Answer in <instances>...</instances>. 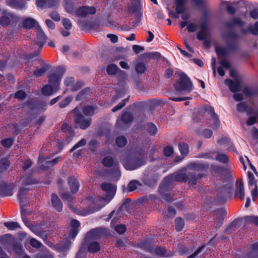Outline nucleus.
Masks as SVG:
<instances>
[{"mask_svg":"<svg viewBox=\"0 0 258 258\" xmlns=\"http://www.w3.org/2000/svg\"><path fill=\"white\" fill-rule=\"evenodd\" d=\"M216 51L218 57L224 58L226 57L229 53V50L227 47L222 46H216Z\"/></svg>","mask_w":258,"mask_h":258,"instance_id":"obj_29","label":"nucleus"},{"mask_svg":"<svg viewBox=\"0 0 258 258\" xmlns=\"http://www.w3.org/2000/svg\"><path fill=\"white\" fill-rule=\"evenodd\" d=\"M30 244L34 248H39L42 246V244L34 238L30 239Z\"/></svg>","mask_w":258,"mask_h":258,"instance_id":"obj_55","label":"nucleus"},{"mask_svg":"<svg viewBox=\"0 0 258 258\" xmlns=\"http://www.w3.org/2000/svg\"><path fill=\"white\" fill-rule=\"evenodd\" d=\"M83 248H86L89 252H97L100 250V246L97 241L85 237L81 249Z\"/></svg>","mask_w":258,"mask_h":258,"instance_id":"obj_6","label":"nucleus"},{"mask_svg":"<svg viewBox=\"0 0 258 258\" xmlns=\"http://www.w3.org/2000/svg\"><path fill=\"white\" fill-rule=\"evenodd\" d=\"M146 130L149 134L151 136L155 135L158 131L157 126L152 122L147 124Z\"/></svg>","mask_w":258,"mask_h":258,"instance_id":"obj_38","label":"nucleus"},{"mask_svg":"<svg viewBox=\"0 0 258 258\" xmlns=\"http://www.w3.org/2000/svg\"><path fill=\"white\" fill-rule=\"evenodd\" d=\"M143 57L144 58H160L161 57V54L159 52H146L143 54Z\"/></svg>","mask_w":258,"mask_h":258,"instance_id":"obj_52","label":"nucleus"},{"mask_svg":"<svg viewBox=\"0 0 258 258\" xmlns=\"http://www.w3.org/2000/svg\"><path fill=\"white\" fill-rule=\"evenodd\" d=\"M59 88H57L51 84L45 85L41 89L43 95L45 96H50L53 93L57 91Z\"/></svg>","mask_w":258,"mask_h":258,"instance_id":"obj_27","label":"nucleus"},{"mask_svg":"<svg viewBox=\"0 0 258 258\" xmlns=\"http://www.w3.org/2000/svg\"><path fill=\"white\" fill-rule=\"evenodd\" d=\"M130 202L131 200L129 198L126 199L124 202L118 210L117 213L119 214V212H121V211L124 209L127 210L128 209V205Z\"/></svg>","mask_w":258,"mask_h":258,"instance_id":"obj_60","label":"nucleus"},{"mask_svg":"<svg viewBox=\"0 0 258 258\" xmlns=\"http://www.w3.org/2000/svg\"><path fill=\"white\" fill-rule=\"evenodd\" d=\"M51 203L52 207L58 212H60L62 210V203L56 194H52L51 197Z\"/></svg>","mask_w":258,"mask_h":258,"instance_id":"obj_16","label":"nucleus"},{"mask_svg":"<svg viewBox=\"0 0 258 258\" xmlns=\"http://www.w3.org/2000/svg\"><path fill=\"white\" fill-rule=\"evenodd\" d=\"M80 111L81 107L78 106L73 110L75 113L74 120L81 129L85 130L91 125L92 119L90 117H85Z\"/></svg>","mask_w":258,"mask_h":258,"instance_id":"obj_3","label":"nucleus"},{"mask_svg":"<svg viewBox=\"0 0 258 258\" xmlns=\"http://www.w3.org/2000/svg\"><path fill=\"white\" fill-rule=\"evenodd\" d=\"M175 226L176 230L177 231H180L184 226V220L180 217H177L175 220Z\"/></svg>","mask_w":258,"mask_h":258,"instance_id":"obj_40","label":"nucleus"},{"mask_svg":"<svg viewBox=\"0 0 258 258\" xmlns=\"http://www.w3.org/2000/svg\"><path fill=\"white\" fill-rule=\"evenodd\" d=\"M135 4H132L129 8V11L131 13H136L138 12L141 9V6L139 0H134Z\"/></svg>","mask_w":258,"mask_h":258,"instance_id":"obj_47","label":"nucleus"},{"mask_svg":"<svg viewBox=\"0 0 258 258\" xmlns=\"http://www.w3.org/2000/svg\"><path fill=\"white\" fill-rule=\"evenodd\" d=\"M208 24L204 22L201 25V30L197 34V39L199 40H205L207 36Z\"/></svg>","mask_w":258,"mask_h":258,"instance_id":"obj_24","label":"nucleus"},{"mask_svg":"<svg viewBox=\"0 0 258 258\" xmlns=\"http://www.w3.org/2000/svg\"><path fill=\"white\" fill-rule=\"evenodd\" d=\"M18 22L16 16L11 13H5L0 18V25L4 27L8 26L9 25H16Z\"/></svg>","mask_w":258,"mask_h":258,"instance_id":"obj_7","label":"nucleus"},{"mask_svg":"<svg viewBox=\"0 0 258 258\" xmlns=\"http://www.w3.org/2000/svg\"><path fill=\"white\" fill-rule=\"evenodd\" d=\"M64 73V69L59 66L56 71L49 76V83L53 86L59 88V82Z\"/></svg>","mask_w":258,"mask_h":258,"instance_id":"obj_4","label":"nucleus"},{"mask_svg":"<svg viewBox=\"0 0 258 258\" xmlns=\"http://www.w3.org/2000/svg\"><path fill=\"white\" fill-rule=\"evenodd\" d=\"M115 143L117 146L123 147L126 144L127 140L124 136H120L116 138Z\"/></svg>","mask_w":258,"mask_h":258,"instance_id":"obj_45","label":"nucleus"},{"mask_svg":"<svg viewBox=\"0 0 258 258\" xmlns=\"http://www.w3.org/2000/svg\"><path fill=\"white\" fill-rule=\"evenodd\" d=\"M1 143L5 147H10L13 143V140L11 138L5 139L1 141Z\"/></svg>","mask_w":258,"mask_h":258,"instance_id":"obj_59","label":"nucleus"},{"mask_svg":"<svg viewBox=\"0 0 258 258\" xmlns=\"http://www.w3.org/2000/svg\"><path fill=\"white\" fill-rule=\"evenodd\" d=\"M57 4V0H36V5L40 8L54 7Z\"/></svg>","mask_w":258,"mask_h":258,"instance_id":"obj_19","label":"nucleus"},{"mask_svg":"<svg viewBox=\"0 0 258 258\" xmlns=\"http://www.w3.org/2000/svg\"><path fill=\"white\" fill-rule=\"evenodd\" d=\"M90 94V89L89 88H86L81 91L76 96V99L77 100H80L83 98L87 97L88 95Z\"/></svg>","mask_w":258,"mask_h":258,"instance_id":"obj_46","label":"nucleus"},{"mask_svg":"<svg viewBox=\"0 0 258 258\" xmlns=\"http://www.w3.org/2000/svg\"><path fill=\"white\" fill-rule=\"evenodd\" d=\"M96 12V9L94 7L82 6L77 10L75 14L78 17L84 18L90 15L95 14Z\"/></svg>","mask_w":258,"mask_h":258,"instance_id":"obj_9","label":"nucleus"},{"mask_svg":"<svg viewBox=\"0 0 258 258\" xmlns=\"http://www.w3.org/2000/svg\"><path fill=\"white\" fill-rule=\"evenodd\" d=\"M243 22L238 18H234L232 19L230 21L228 22L225 23V25L228 28H232L233 25H239L242 26L243 25Z\"/></svg>","mask_w":258,"mask_h":258,"instance_id":"obj_41","label":"nucleus"},{"mask_svg":"<svg viewBox=\"0 0 258 258\" xmlns=\"http://www.w3.org/2000/svg\"><path fill=\"white\" fill-rule=\"evenodd\" d=\"M68 181L71 192L73 194L77 193L80 187L78 180L74 176H72L68 178Z\"/></svg>","mask_w":258,"mask_h":258,"instance_id":"obj_20","label":"nucleus"},{"mask_svg":"<svg viewBox=\"0 0 258 258\" xmlns=\"http://www.w3.org/2000/svg\"><path fill=\"white\" fill-rule=\"evenodd\" d=\"M179 79L175 85L177 91H186L190 92L193 88L192 84L188 77L184 73L179 74Z\"/></svg>","mask_w":258,"mask_h":258,"instance_id":"obj_2","label":"nucleus"},{"mask_svg":"<svg viewBox=\"0 0 258 258\" xmlns=\"http://www.w3.org/2000/svg\"><path fill=\"white\" fill-rule=\"evenodd\" d=\"M35 258H54L53 254L48 250L45 249L36 254Z\"/></svg>","mask_w":258,"mask_h":258,"instance_id":"obj_34","label":"nucleus"},{"mask_svg":"<svg viewBox=\"0 0 258 258\" xmlns=\"http://www.w3.org/2000/svg\"><path fill=\"white\" fill-rule=\"evenodd\" d=\"M217 222L218 224L216 226L218 228L220 227L221 224L223 223L224 220V217L226 214V211L224 209H219L217 211Z\"/></svg>","mask_w":258,"mask_h":258,"instance_id":"obj_28","label":"nucleus"},{"mask_svg":"<svg viewBox=\"0 0 258 258\" xmlns=\"http://www.w3.org/2000/svg\"><path fill=\"white\" fill-rule=\"evenodd\" d=\"M102 164L105 167H112L117 174L120 175V172L119 170V163L117 161L114 160V159L110 156H107L104 158L102 160Z\"/></svg>","mask_w":258,"mask_h":258,"instance_id":"obj_10","label":"nucleus"},{"mask_svg":"<svg viewBox=\"0 0 258 258\" xmlns=\"http://www.w3.org/2000/svg\"><path fill=\"white\" fill-rule=\"evenodd\" d=\"M142 183L138 180H133L128 184V189L130 191H134L137 188L138 186H141Z\"/></svg>","mask_w":258,"mask_h":258,"instance_id":"obj_48","label":"nucleus"},{"mask_svg":"<svg viewBox=\"0 0 258 258\" xmlns=\"http://www.w3.org/2000/svg\"><path fill=\"white\" fill-rule=\"evenodd\" d=\"M37 25H38L37 22L34 19L30 18L26 19L23 22V26L27 29L32 28Z\"/></svg>","mask_w":258,"mask_h":258,"instance_id":"obj_33","label":"nucleus"},{"mask_svg":"<svg viewBox=\"0 0 258 258\" xmlns=\"http://www.w3.org/2000/svg\"><path fill=\"white\" fill-rule=\"evenodd\" d=\"M101 188L103 190L106 191L111 198H112L116 190L115 186L109 183H103L101 185Z\"/></svg>","mask_w":258,"mask_h":258,"instance_id":"obj_25","label":"nucleus"},{"mask_svg":"<svg viewBox=\"0 0 258 258\" xmlns=\"http://www.w3.org/2000/svg\"><path fill=\"white\" fill-rule=\"evenodd\" d=\"M123 167L129 170H133L144 165L146 163L145 159L142 156H130L126 159H120Z\"/></svg>","mask_w":258,"mask_h":258,"instance_id":"obj_1","label":"nucleus"},{"mask_svg":"<svg viewBox=\"0 0 258 258\" xmlns=\"http://www.w3.org/2000/svg\"><path fill=\"white\" fill-rule=\"evenodd\" d=\"M169 185L168 184L164 183L163 181V183L159 187V191L163 199H164L167 202H171L173 200L172 196L170 194L165 192L166 188Z\"/></svg>","mask_w":258,"mask_h":258,"instance_id":"obj_22","label":"nucleus"},{"mask_svg":"<svg viewBox=\"0 0 258 258\" xmlns=\"http://www.w3.org/2000/svg\"><path fill=\"white\" fill-rule=\"evenodd\" d=\"M224 83L232 92L235 93L241 90L240 83L238 80L233 81L231 79H226L224 81Z\"/></svg>","mask_w":258,"mask_h":258,"instance_id":"obj_13","label":"nucleus"},{"mask_svg":"<svg viewBox=\"0 0 258 258\" xmlns=\"http://www.w3.org/2000/svg\"><path fill=\"white\" fill-rule=\"evenodd\" d=\"M135 71L137 73L142 74H144L146 70V64L143 62H138L135 67Z\"/></svg>","mask_w":258,"mask_h":258,"instance_id":"obj_35","label":"nucleus"},{"mask_svg":"<svg viewBox=\"0 0 258 258\" xmlns=\"http://www.w3.org/2000/svg\"><path fill=\"white\" fill-rule=\"evenodd\" d=\"M60 157H57L51 161H46L45 158L44 157L40 155L38 160L39 163L41 164L45 163L46 164H47V166H45L43 164H42L39 166V168L41 169H45L49 167V166H53L56 165L60 161Z\"/></svg>","mask_w":258,"mask_h":258,"instance_id":"obj_15","label":"nucleus"},{"mask_svg":"<svg viewBox=\"0 0 258 258\" xmlns=\"http://www.w3.org/2000/svg\"><path fill=\"white\" fill-rule=\"evenodd\" d=\"M178 148L181 154L183 156H186L189 152L188 145L184 143H180L178 144Z\"/></svg>","mask_w":258,"mask_h":258,"instance_id":"obj_39","label":"nucleus"},{"mask_svg":"<svg viewBox=\"0 0 258 258\" xmlns=\"http://www.w3.org/2000/svg\"><path fill=\"white\" fill-rule=\"evenodd\" d=\"M107 232V230L105 228H97L90 230L86 235V238H89L91 240H95L100 238L104 236Z\"/></svg>","mask_w":258,"mask_h":258,"instance_id":"obj_8","label":"nucleus"},{"mask_svg":"<svg viewBox=\"0 0 258 258\" xmlns=\"http://www.w3.org/2000/svg\"><path fill=\"white\" fill-rule=\"evenodd\" d=\"M96 109V106L87 105L83 108L82 111L83 113L87 116H92L94 114V111Z\"/></svg>","mask_w":258,"mask_h":258,"instance_id":"obj_36","label":"nucleus"},{"mask_svg":"<svg viewBox=\"0 0 258 258\" xmlns=\"http://www.w3.org/2000/svg\"><path fill=\"white\" fill-rule=\"evenodd\" d=\"M187 167L188 169L192 172H195V171H206L209 167V164L207 162H193L189 164Z\"/></svg>","mask_w":258,"mask_h":258,"instance_id":"obj_11","label":"nucleus"},{"mask_svg":"<svg viewBox=\"0 0 258 258\" xmlns=\"http://www.w3.org/2000/svg\"><path fill=\"white\" fill-rule=\"evenodd\" d=\"M73 99V97L71 96H68L64 99L62 100L59 103V105L61 108H64L68 105Z\"/></svg>","mask_w":258,"mask_h":258,"instance_id":"obj_58","label":"nucleus"},{"mask_svg":"<svg viewBox=\"0 0 258 258\" xmlns=\"http://www.w3.org/2000/svg\"><path fill=\"white\" fill-rule=\"evenodd\" d=\"M4 225L10 230H14L16 228H20L19 224L16 222H6L4 223Z\"/></svg>","mask_w":258,"mask_h":258,"instance_id":"obj_50","label":"nucleus"},{"mask_svg":"<svg viewBox=\"0 0 258 258\" xmlns=\"http://www.w3.org/2000/svg\"><path fill=\"white\" fill-rule=\"evenodd\" d=\"M65 9L66 11L70 14H73L75 13L77 11L74 7V5L72 3H68L65 5Z\"/></svg>","mask_w":258,"mask_h":258,"instance_id":"obj_54","label":"nucleus"},{"mask_svg":"<svg viewBox=\"0 0 258 258\" xmlns=\"http://www.w3.org/2000/svg\"><path fill=\"white\" fill-rule=\"evenodd\" d=\"M216 159L222 163H227L229 161V157L226 154L219 153L217 155Z\"/></svg>","mask_w":258,"mask_h":258,"instance_id":"obj_44","label":"nucleus"},{"mask_svg":"<svg viewBox=\"0 0 258 258\" xmlns=\"http://www.w3.org/2000/svg\"><path fill=\"white\" fill-rule=\"evenodd\" d=\"M80 222L76 220H73L71 222V230L70 232V236L74 238L78 233V228L80 226Z\"/></svg>","mask_w":258,"mask_h":258,"instance_id":"obj_26","label":"nucleus"},{"mask_svg":"<svg viewBox=\"0 0 258 258\" xmlns=\"http://www.w3.org/2000/svg\"><path fill=\"white\" fill-rule=\"evenodd\" d=\"M187 0H175V11L177 14H174L173 17L175 18H178V14H183L185 11V5Z\"/></svg>","mask_w":258,"mask_h":258,"instance_id":"obj_14","label":"nucleus"},{"mask_svg":"<svg viewBox=\"0 0 258 258\" xmlns=\"http://www.w3.org/2000/svg\"><path fill=\"white\" fill-rule=\"evenodd\" d=\"M149 251L152 254L162 257H171L172 256L171 253H167L166 250L164 247L158 246H152L149 248Z\"/></svg>","mask_w":258,"mask_h":258,"instance_id":"obj_12","label":"nucleus"},{"mask_svg":"<svg viewBox=\"0 0 258 258\" xmlns=\"http://www.w3.org/2000/svg\"><path fill=\"white\" fill-rule=\"evenodd\" d=\"M62 22L63 25L66 29L68 30H70L72 28V23L69 19H67V18L63 19L62 20Z\"/></svg>","mask_w":258,"mask_h":258,"instance_id":"obj_63","label":"nucleus"},{"mask_svg":"<svg viewBox=\"0 0 258 258\" xmlns=\"http://www.w3.org/2000/svg\"><path fill=\"white\" fill-rule=\"evenodd\" d=\"M59 195L64 201H71L73 199L72 196L68 192H59Z\"/></svg>","mask_w":258,"mask_h":258,"instance_id":"obj_62","label":"nucleus"},{"mask_svg":"<svg viewBox=\"0 0 258 258\" xmlns=\"http://www.w3.org/2000/svg\"><path fill=\"white\" fill-rule=\"evenodd\" d=\"M248 184L250 186H256V180L255 179L254 177L253 174L250 172H248Z\"/></svg>","mask_w":258,"mask_h":258,"instance_id":"obj_53","label":"nucleus"},{"mask_svg":"<svg viewBox=\"0 0 258 258\" xmlns=\"http://www.w3.org/2000/svg\"><path fill=\"white\" fill-rule=\"evenodd\" d=\"M36 29L37 30V38L38 40L36 41V44L38 45L41 48L46 39V36L40 26H36Z\"/></svg>","mask_w":258,"mask_h":258,"instance_id":"obj_21","label":"nucleus"},{"mask_svg":"<svg viewBox=\"0 0 258 258\" xmlns=\"http://www.w3.org/2000/svg\"><path fill=\"white\" fill-rule=\"evenodd\" d=\"M15 186L16 185L13 183L8 184L3 182L0 184V191L4 194L5 196H11L13 195V190Z\"/></svg>","mask_w":258,"mask_h":258,"instance_id":"obj_18","label":"nucleus"},{"mask_svg":"<svg viewBox=\"0 0 258 258\" xmlns=\"http://www.w3.org/2000/svg\"><path fill=\"white\" fill-rule=\"evenodd\" d=\"M28 191V189L24 187H22L20 189L18 195V199H19L20 202L22 203L23 202V200L24 199V196L26 195Z\"/></svg>","mask_w":258,"mask_h":258,"instance_id":"obj_56","label":"nucleus"},{"mask_svg":"<svg viewBox=\"0 0 258 258\" xmlns=\"http://www.w3.org/2000/svg\"><path fill=\"white\" fill-rule=\"evenodd\" d=\"M187 174L178 172L167 176L163 180L164 183L170 185L173 181L185 182L187 181Z\"/></svg>","mask_w":258,"mask_h":258,"instance_id":"obj_5","label":"nucleus"},{"mask_svg":"<svg viewBox=\"0 0 258 258\" xmlns=\"http://www.w3.org/2000/svg\"><path fill=\"white\" fill-rule=\"evenodd\" d=\"M213 170L217 173H220L222 175H225V178H228L230 176L231 170L229 168H225L220 166H215Z\"/></svg>","mask_w":258,"mask_h":258,"instance_id":"obj_30","label":"nucleus"},{"mask_svg":"<svg viewBox=\"0 0 258 258\" xmlns=\"http://www.w3.org/2000/svg\"><path fill=\"white\" fill-rule=\"evenodd\" d=\"M235 195H239L241 200H243L244 198V183L242 180L240 181L238 184L237 185L235 191Z\"/></svg>","mask_w":258,"mask_h":258,"instance_id":"obj_31","label":"nucleus"},{"mask_svg":"<svg viewBox=\"0 0 258 258\" xmlns=\"http://www.w3.org/2000/svg\"><path fill=\"white\" fill-rule=\"evenodd\" d=\"M223 37L225 38L235 40L238 38V35L234 32H230L227 34H223Z\"/></svg>","mask_w":258,"mask_h":258,"instance_id":"obj_61","label":"nucleus"},{"mask_svg":"<svg viewBox=\"0 0 258 258\" xmlns=\"http://www.w3.org/2000/svg\"><path fill=\"white\" fill-rule=\"evenodd\" d=\"M26 93L22 90L18 91L15 94V98L19 99L21 100L25 99L26 98Z\"/></svg>","mask_w":258,"mask_h":258,"instance_id":"obj_64","label":"nucleus"},{"mask_svg":"<svg viewBox=\"0 0 258 258\" xmlns=\"http://www.w3.org/2000/svg\"><path fill=\"white\" fill-rule=\"evenodd\" d=\"M129 97L130 96H128L127 98L122 100L121 102L112 108V111L116 112L123 108L125 106L126 102L128 100Z\"/></svg>","mask_w":258,"mask_h":258,"instance_id":"obj_49","label":"nucleus"},{"mask_svg":"<svg viewBox=\"0 0 258 258\" xmlns=\"http://www.w3.org/2000/svg\"><path fill=\"white\" fill-rule=\"evenodd\" d=\"M48 69H49L48 64H45L42 68H41L40 69H36L34 72L33 74L35 77H37L41 76L46 72V71Z\"/></svg>","mask_w":258,"mask_h":258,"instance_id":"obj_43","label":"nucleus"},{"mask_svg":"<svg viewBox=\"0 0 258 258\" xmlns=\"http://www.w3.org/2000/svg\"><path fill=\"white\" fill-rule=\"evenodd\" d=\"M133 115L131 113L124 112L122 114L121 120L125 123H129L133 120Z\"/></svg>","mask_w":258,"mask_h":258,"instance_id":"obj_37","label":"nucleus"},{"mask_svg":"<svg viewBox=\"0 0 258 258\" xmlns=\"http://www.w3.org/2000/svg\"><path fill=\"white\" fill-rule=\"evenodd\" d=\"M36 235L39 236L41 239L45 242V243L49 246L52 245V244L50 242L47 241V235L43 232L37 231L34 232Z\"/></svg>","mask_w":258,"mask_h":258,"instance_id":"obj_51","label":"nucleus"},{"mask_svg":"<svg viewBox=\"0 0 258 258\" xmlns=\"http://www.w3.org/2000/svg\"><path fill=\"white\" fill-rule=\"evenodd\" d=\"M120 71L118 67L115 64H109L106 68V72L108 75H114L118 71Z\"/></svg>","mask_w":258,"mask_h":258,"instance_id":"obj_42","label":"nucleus"},{"mask_svg":"<svg viewBox=\"0 0 258 258\" xmlns=\"http://www.w3.org/2000/svg\"><path fill=\"white\" fill-rule=\"evenodd\" d=\"M237 110L241 112H246L249 114L252 113V109L248 108L247 104L244 102H240L237 105Z\"/></svg>","mask_w":258,"mask_h":258,"instance_id":"obj_32","label":"nucleus"},{"mask_svg":"<svg viewBox=\"0 0 258 258\" xmlns=\"http://www.w3.org/2000/svg\"><path fill=\"white\" fill-rule=\"evenodd\" d=\"M208 113L209 115H210V116H211L213 121V129H218L220 125V122L218 116L214 112L213 108H212V107H210L208 109Z\"/></svg>","mask_w":258,"mask_h":258,"instance_id":"obj_23","label":"nucleus"},{"mask_svg":"<svg viewBox=\"0 0 258 258\" xmlns=\"http://www.w3.org/2000/svg\"><path fill=\"white\" fill-rule=\"evenodd\" d=\"M86 143L87 142L85 139H83L81 140L71 149L70 152H72L77 149L85 146L86 144Z\"/></svg>","mask_w":258,"mask_h":258,"instance_id":"obj_57","label":"nucleus"},{"mask_svg":"<svg viewBox=\"0 0 258 258\" xmlns=\"http://www.w3.org/2000/svg\"><path fill=\"white\" fill-rule=\"evenodd\" d=\"M204 176L203 173L196 174L192 171L187 173V181L189 185H195L197 184L198 180L200 179Z\"/></svg>","mask_w":258,"mask_h":258,"instance_id":"obj_17","label":"nucleus"}]
</instances>
